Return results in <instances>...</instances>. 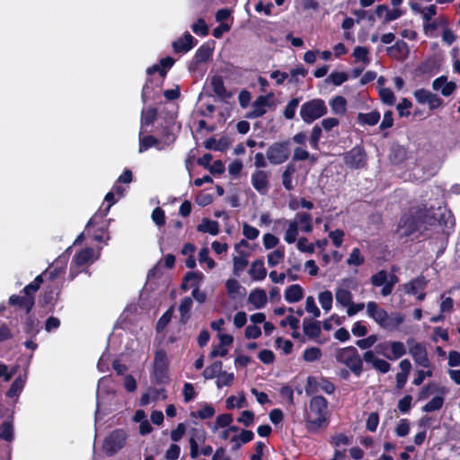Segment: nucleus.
Returning a JSON list of instances; mask_svg holds the SVG:
<instances>
[{"instance_id": "obj_1", "label": "nucleus", "mask_w": 460, "mask_h": 460, "mask_svg": "<svg viewBox=\"0 0 460 460\" xmlns=\"http://www.w3.org/2000/svg\"><path fill=\"white\" fill-rule=\"evenodd\" d=\"M417 218L411 215L402 217L398 228L401 235L408 236L418 230L428 229L427 226L438 225L441 231L448 234L455 226V219L451 211L445 206L437 208L430 207L429 209L419 210Z\"/></svg>"}, {"instance_id": "obj_2", "label": "nucleus", "mask_w": 460, "mask_h": 460, "mask_svg": "<svg viewBox=\"0 0 460 460\" xmlns=\"http://www.w3.org/2000/svg\"><path fill=\"white\" fill-rule=\"evenodd\" d=\"M417 218L411 215L402 217L398 228L401 235L408 236L418 230L428 229L427 226L438 225L441 231L448 234L455 226V219L451 211L445 206L437 208L430 207L429 209L419 210Z\"/></svg>"}, {"instance_id": "obj_3", "label": "nucleus", "mask_w": 460, "mask_h": 460, "mask_svg": "<svg viewBox=\"0 0 460 460\" xmlns=\"http://www.w3.org/2000/svg\"><path fill=\"white\" fill-rule=\"evenodd\" d=\"M366 307L367 316L386 331L393 332L397 330L404 321L402 314L397 312L388 314L376 302L370 301L367 304Z\"/></svg>"}, {"instance_id": "obj_4", "label": "nucleus", "mask_w": 460, "mask_h": 460, "mask_svg": "<svg viewBox=\"0 0 460 460\" xmlns=\"http://www.w3.org/2000/svg\"><path fill=\"white\" fill-rule=\"evenodd\" d=\"M327 400L321 395L313 396L305 412L306 427L310 431L318 430L327 420Z\"/></svg>"}, {"instance_id": "obj_5", "label": "nucleus", "mask_w": 460, "mask_h": 460, "mask_svg": "<svg viewBox=\"0 0 460 460\" xmlns=\"http://www.w3.org/2000/svg\"><path fill=\"white\" fill-rule=\"evenodd\" d=\"M336 360L346 366L356 376L363 371V362L357 349L353 346L339 349L335 354Z\"/></svg>"}, {"instance_id": "obj_6", "label": "nucleus", "mask_w": 460, "mask_h": 460, "mask_svg": "<svg viewBox=\"0 0 460 460\" xmlns=\"http://www.w3.org/2000/svg\"><path fill=\"white\" fill-rule=\"evenodd\" d=\"M327 113V106L322 99H313L302 104L300 116L306 124H311Z\"/></svg>"}, {"instance_id": "obj_7", "label": "nucleus", "mask_w": 460, "mask_h": 460, "mask_svg": "<svg viewBox=\"0 0 460 460\" xmlns=\"http://www.w3.org/2000/svg\"><path fill=\"white\" fill-rule=\"evenodd\" d=\"M127 438L128 434L125 429H117L113 430L104 439L103 451L107 456H114L124 447Z\"/></svg>"}, {"instance_id": "obj_8", "label": "nucleus", "mask_w": 460, "mask_h": 460, "mask_svg": "<svg viewBox=\"0 0 460 460\" xmlns=\"http://www.w3.org/2000/svg\"><path fill=\"white\" fill-rule=\"evenodd\" d=\"M169 358L166 352L159 349L154 358L153 376L158 384H166L169 381Z\"/></svg>"}, {"instance_id": "obj_9", "label": "nucleus", "mask_w": 460, "mask_h": 460, "mask_svg": "<svg viewBox=\"0 0 460 460\" xmlns=\"http://www.w3.org/2000/svg\"><path fill=\"white\" fill-rule=\"evenodd\" d=\"M98 257L99 256L94 255V250L93 248H84L75 253L70 267L69 279H74L78 273V270H75V268H81L92 264Z\"/></svg>"}, {"instance_id": "obj_10", "label": "nucleus", "mask_w": 460, "mask_h": 460, "mask_svg": "<svg viewBox=\"0 0 460 460\" xmlns=\"http://www.w3.org/2000/svg\"><path fill=\"white\" fill-rule=\"evenodd\" d=\"M290 155L288 142H277L269 146L266 152L267 159L272 164L285 163Z\"/></svg>"}, {"instance_id": "obj_11", "label": "nucleus", "mask_w": 460, "mask_h": 460, "mask_svg": "<svg viewBox=\"0 0 460 460\" xmlns=\"http://www.w3.org/2000/svg\"><path fill=\"white\" fill-rule=\"evenodd\" d=\"M357 283L349 279H344L335 290L336 304L347 307L352 302V294L349 289H355Z\"/></svg>"}, {"instance_id": "obj_12", "label": "nucleus", "mask_w": 460, "mask_h": 460, "mask_svg": "<svg viewBox=\"0 0 460 460\" xmlns=\"http://www.w3.org/2000/svg\"><path fill=\"white\" fill-rule=\"evenodd\" d=\"M367 155L360 146H355L344 156L345 164L353 169H358L366 164Z\"/></svg>"}, {"instance_id": "obj_13", "label": "nucleus", "mask_w": 460, "mask_h": 460, "mask_svg": "<svg viewBox=\"0 0 460 460\" xmlns=\"http://www.w3.org/2000/svg\"><path fill=\"white\" fill-rule=\"evenodd\" d=\"M270 172L262 170H256L251 177L252 187L261 194L265 195L270 188Z\"/></svg>"}, {"instance_id": "obj_14", "label": "nucleus", "mask_w": 460, "mask_h": 460, "mask_svg": "<svg viewBox=\"0 0 460 460\" xmlns=\"http://www.w3.org/2000/svg\"><path fill=\"white\" fill-rule=\"evenodd\" d=\"M144 129H140L139 132V146H138V152L143 153L146 150H148L151 147H155L159 151L164 150L167 148V143L161 141L160 139L147 135L143 136Z\"/></svg>"}, {"instance_id": "obj_15", "label": "nucleus", "mask_w": 460, "mask_h": 460, "mask_svg": "<svg viewBox=\"0 0 460 460\" xmlns=\"http://www.w3.org/2000/svg\"><path fill=\"white\" fill-rule=\"evenodd\" d=\"M409 352L417 365L423 367H430L426 348L422 344L418 342L412 344L410 347Z\"/></svg>"}, {"instance_id": "obj_16", "label": "nucleus", "mask_w": 460, "mask_h": 460, "mask_svg": "<svg viewBox=\"0 0 460 460\" xmlns=\"http://www.w3.org/2000/svg\"><path fill=\"white\" fill-rule=\"evenodd\" d=\"M184 279L185 281H191V287H193L192 296L199 303H203L206 295L199 291V284L203 279V274L199 271H190L186 274Z\"/></svg>"}, {"instance_id": "obj_17", "label": "nucleus", "mask_w": 460, "mask_h": 460, "mask_svg": "<svg viewBox=\"0 0 460 460\" xmlns=\"http://www.w3.org/2000/svg\"><path fill=\"white\" fill-rule=\"evenodd\" d=\"M9 304L13 306H16L24 314H29L34 306L35 299L34 296H21L18 295H12L9 297Z\"/></svg>"}, {"instance_id": "obj_18", "label": "nucleus", "mask_w": 460, "mask_h": 460, "mask_svg": "<svg viewBox=\"0 0 460 460\" xmlns=\"http://www.w3.org/2000/svg\"><path fill=\"white\" fill-rule=\"evenodd\" d=\"M196 44L195 38L189 31H185L181 37L172 42V48L177 53H186Z\"/></svg>"}, {"instance_id": "obj_19", "label": "nucleus", "mask_w": 460, "mask_h": 460, "mask_svg": "<svg viewBox=\"0 0 460 460\" xmlns=\"http://www.w3.org/2000/svg\"><path fill=\"white\" fill-rule=\"evenodd\" d=\"M269 107V98L267 96L261 95L253 102L252 105V110L247 113L246 118H260L267 112Z\"/></svg>"}, {"instance_id": "obj_20", "label": "nucleus", "mask_w": 460, "mask_h": 460, "mask_svg": "<svg viewBox=\"0 0 460 460\" xmlns=\"http://www.w3.org/2000/svg\"><path fill=\"white\" fill-rule=\"evenodd\" d=\"M292 221L305 233L309 234L313 231V219L309 213L297 212Z\"/></svg>"}, {"instance_id": "obj_21", "label": "nucleus", "mask_w": 460, "mask_h": 460, "mask_svg": "<svg viewBox=\"0 0 460 460\" xmlns=\"http://www.w3.org/2000/svg\"><path fill=\"white\" fill-rule=\"evenodd\" d=\"M248 303L252 305L253 309H261L267 303V294L263 289L256 288L248 296Z\"/></svg>"}, {"instance_id": "obj_22", "label": "nucleus", "mask_w": 460, "mask_h": 460, "mask_svg": "<svg viewBox=\"0 0 460 460\" xmlns=\"http://www.w3.org/2000/svg\"><path fill=\"white\" fill-rule=\"evenodd\" d=\"M432 87L435 91H440L444 96H449L456 89V84L447 82V77L440 76L433 81Z\"/></svg>"}, {"instance_id": "obj_23", "label": "nucleus", "mask_w": 460, "mask_h": 460, "mask_svg": "<svg viewBox=\"0 0 460 460\" xmlns=\"http://www.w3.org/2000/svg\"><path fill=\"white\" fill-rule=\"evenodd\" d=\"M26 380V373L24 375H20L19 376H17L11 385L9 390L6 392V396L8 398L17 399L25 386Z\"/></svg>"}, {"instance_id": "obj_24", "label": "nucleus", "mask_w": 460, "mask_h": 460, "mask_svg": "<svg viewBox=\"0 0 460 460\" xmlns=\"http://www.w3.org/2000/svg\"><path fill=\"white\" fill-rule=\"evenodd\" d=\"M427 286V280L423 276H420L410 282L404 284L403 289L406 294L417 295L422 291Z\"/></svg>"}, {"instance_id": "obj_25", "label": "nucleus", "mask_w": 460, "mask_h": 460, "mask_svg": "<svg viewBox=\"0 0 460 460\" xmlns=\"http://www.w3.org/2000/svg\"><path fill=\"white\" fill-rule=\"evenodd\" d=\"M249 253L246 252H238L237 255L233 258L234 269L233 272L239 277L248 265Z\"/></svg>"}, {"instance_id": "obj_26", "label": "nucleus", "mask_w": 460, "mask_h": 460, "mask_svg": "<svg viewBox=\"0 0 460 460\" xmlns=\"http://www.w3.org/2000/svg\"><path fill=\"white\" fill-rule=\"evenodd\" d=\"M250 277L256 281L263 280L266 278L267 270L262 260L254 261L249 270Z\"/></svg>"}, {"instance_id": "obj_27", "label": "nucleus", "mask_w": 460, "mask_h": 460, "mask_svg": "<svg viewBox=\"0 0 460 460\" xmlns=\"http://www.w3.org/2000/svg\"><path fill=\"white\" fill-rule=\"evenodd\" d=\"M109 382V379L107 377H102L99 380L98 383V388H97V394H96V411H95V421L98 420L100 418L102 406L104 404V399L102 397V394L104 391V388Z\"/></svg>"}, {"instance_id": "obj_28", "label": "nucleus", "mask_w": 460, "mask_h": 460, "mask_svg": "<svg viewBox=\"0 0 460 460\" xmlns=\"http://www.w3.org/2000/svg\"><path fill=\"white\" fill-rule=\"evenodd\" d=\"M411 9L415 12H419L422 14L425 23H428L437 13V7L435 4H431L426 8H420L417 4H411ZM430 26L432 29L436 28V25L424 24V27Z\"/></svg>"}, {"instance_id": "obj_29", "label": "nucleus", "mask_w": 460, "mask_h": 460, "mask_svg": "<svg viewBox=\"0 0 460 460\" xmlns=\"http://www.w3.org/2000/svg\"><path fill=\"white\" fill-rule=\"evenodd\" d=\"M389 348L392 355L383 353V356L390 360H396L406 354L405 345L402 341H391L389 342Z\"/></svg>"}, {"instance_id": "obj_30", "label": "nucleus", "mask_w": 460, "mask_h": 460, "mask_svg": "<svg viewBox=\"0 0 460 460\" xmlns=\"http://www.w3.org/2000/svg\"><path fill=\"white\" fill-rule=\"evenodd\" d=\"M303 296H304V290L297 284L289 286L285 291V299L288 303L298 302L303 298Z\"/></svg>"}, {"instance_id": "obj_31", "label": "nucleus", "mask_w": 460, "mask_h": 460, "mask_svg": "<svg viewBox=\"0 0 460 460\" xmlns=\"http://www.w3.org/2000/svg\"><path fill=\"white\" fill-rule=\"evenodd\" d=\"M66 261L61 258L57 260L55 264L49 267L44 273V278L54 280L58 278L64 272Z\"/></svg>"}, {"instance_id": "obj_32", "label": "nucleus", "mask_w": 460, "mask_h": 460, "mask_svg": "<svg viewBox=\"0 0 460 460\" xmlns=\"http://www.w3.org/2000/svg\"><path fill=\"white\" fill-rule=\"evenodd\" d=\"M226 288L228 293V296L233 299L243 296L244 288L234 279H229L226 280Z\"/></svg>"}, {"instance_id": "obj_33", "label": "nucleus", "mask_w": 460, "mask_h": 460, "mask_svg": "<svg viewBox=\"0 0 460 460\" xmlns=\"http://www.w3.org/2000/svg\"><path fill=\"white\" fill-rule=\"evenodd\" d=\"M197 230L200 233H208L212 235H217L219 232V225L217 221L203 218L201 223L197 226Z\"/></svg>"}, {"instance_id": "obj_34", "label": "nucleus", "mask_w": 460, "mask_h": 460, "mask_svg": "<svg viewBox=\"0 0 460 460\" xmlns=\"http://www.w3.org/2000/svg\"><path fill=\"white\" fill-rule=\"evenodd\" d=\"M304 332L311 339L317 338L321 333V328L318 322L304 319Z\"/></svg>"}, {"instance_id": "obj_35", "label": "nucleus", "mask_w": 460, "mask_h": 460, "mask_svg": "<svg viewBox=\"0 0 460 460\" xmlns=\"http://www.w3.org/2000/svg\"><path fill=\"white\" fill-rule=\"evenodd\" d=\"M380 119V113L378 111H371L368 113H358V122L361 125L375 126Z\"/></svg>"}, {"instance_id": "obj_36", "label": "nucleus", "mask_w": 460, "mask_h": 460, "mask_svg": "<svg viewBox=\"0 0 460 460\" xmlns=\"http://www.w3.org/2000/svg\"><path fill=\"white\" fill-rule=\"evenodd\" d=\"M346 99L342 96H336L330 102L332 111L337 115H342L346 112Z\"/></svg>"}, {"instance_id": "obj_37", "label": "nucleus", "mask_w": 460, "mask_h": 460, "mask_svg": "<svg viewBox=\"0 0 460 460\" xmlns=\"http://www.w3.org/2000/svg\"><path fill=\"white\" fill-rule=\"evenodd\" d=\"M296 168L293 164H288L282 173V184L287 190L294 189L292 175L295 173Z\"/></svg>"}, {"instance_id": "obj_38", "label": "nucleus", "mask_w": 460, "mask_h": 460, "mask_svg": "<svg viewBox=\"0 0 460 460\" xmlns=\"http://www.w3.org/2000/svg\"><path fill=\"white\" fill-rule=\"evenodd\" d=\"M223 363L219 360L215 361L212 365L209 367H207L203 371V376L206 379H212L214 377H217L220 375V373L223 371Z\"/></svg>"}, {"instance_id": "obj_39", "label": "nucleus", "mask_w": 460, "mask_h": 460, "mask_svg": "<svg viewBox=\"0 0 460 460\" xmlns=\"http://www.w3.org/2000/svg\"><path fill=\"white\" fill-rule=\"evenodd\" d=\"M211 56H212V49L208 46L202 45L201 47H199L197 49V51L195 53V56H194L195 63L196 64L205 63L208 60H209Z\"/></svg>"}, {"instance_id": "obj_40", "label": "nucleus", "mask_w": 460, "mask_h": 460, "mask_svg": "<svg viewBox=\"0 0 460 460\" xmlns=\"http://www.w3.org/2000/svg\"><path fill=\"white\" fill-rule=\"evenodd\" d=\"M444 397L441 395L434 396L429 402L422 407V411L432 412L438 411L444 404Z\"/></svg>"}, {"instance_id": "obj_41", "label": "nucleus", "mask_w": 460, "mask_h": 460, "mask_svg": "<svg viewBox=\"0 0 460 460\" xmlns=\"http://www.w3.org/2000/svg\"><path fill=\"white\" fill-rule=\"evenodd\" d=\"M0 438L8 442L13 439V426L12 420H5L1 424Z\"/></svg>"}, {"instance_id": "obj_42", "label": "nucleus", "mask_w": 460, "mask_h": 460, "mask_svg": "<svg viewBox=\"0 0 460 460\" xmlns=\"http://www.w3.org/2000/svg\"><path fill=\"white\" fill-rule=\"evenodd\" d=\"M319 303L322 308L327 313L331 311L332 307L333 296L331 291L325 290L319 294L318 296Z\"/></svg>"}, {"instance_id": "obj_43", "label": "nucleus", "mask_w": 460, "mask_h": 460, "mask_svg": "<svg viewBox=\"0 0 460 460\" xmlns=\"http://www.w3.org/2000/svg\"><path fill=\"white\" fill-rule=\"evenodd\" d=\"M211 86L213 88L214 93L218 97H226V89L224 85V80L219 75H215L211 78Z\"/></svg>"}, {"instance_id": "obj_44", "label": "nucleus", "mask_w": 460, "mask_h": 460, "mask_svg": "<svg viewBox=\"0 0 460 460\" xmlns=\"http://www.w3.org/2000/svg\"><path fill=\"white\" fill-rule=\"evenodd\" d=\"M156 118V110L153 108L144 109L141 114V128L151 125Z\"/></svg>"}, {"instance_id": "obj_45", "label": "nucleus", "mask_w": 460, "mask_h": 460, "mask_svg": "<svg viewBox=\"0 0 460 460\" xmlns=\"http://www.w3.org/2000/svg\"><path fill=\"white\" fill-rule=\"evenodd\" d=\"M192 299L190 297H184L179 306V311L181 314V321L186 322L190 317V312L192 307Z\"/></svg>"}, {"instance_id": "obj_46", "label": "nucleus", "mask_w": 460, "mask_h": 460, "mask_svg": "<svg viewBox=\"0 0 460 460\" xmlns=\"http://www.w3.org/2000/svg\"><path fill=\"white\" fill-rule=\"evenodd\" d=\"M191 31L198 36L206 37L208 35L209 28L203 18H199L191 25Z\"/></svg>"}, {"instance_id": "obj_47", "label": "nucleus", "mask_w": 460, "mask_h": 460, "mask_svg": "<svg viewBox=\"0 0 460 460\" xmlns=\"http://www.w3.org/2000/svg\"><path fill=\"white\" fill-rule=\"evenodd\" d=\"M227 409L243 408L247 406L245 396L242 394L240 396H230L226 399Z\"/></svg>"}, {"instance_id": "obj_48", "label": "nucleus", "mask_w": 460, "mask_h": 460, "mask_svg": "<svg viewBox=\"0 0 460 460\" xmlns=\"http://www.w3.org/2000/svg\"><path fill=\"white\" fill-rule=\"evenodd\" d=\"M299 227L296 225L295 222L290 221L288 223V227L285 233L284 240L288 243H293L296 242L297 234H298Z\"/></svg>"}, {"instance_id": "obj_49", "label": "nucleus", "mask_w": 460, "mask_h": 460, "mask_svg": "<svg viewBox=\"0 0 460 460\" xmlns=\"http://www.w3.org/2000/svg\"><path fill=\"white\" fill-rule=\"evenodd\" d=\"M299 102L298 98H293L288 102L283 112V115L287 119H292L295 117Z\"/></svg>"}, {"instance_id": "obj_50", "label": "nucleus", "mask_w": 460, "mask_h": 460, "mask_svg": "<svg viewBox=\"0 0 460 460\" xmlns=\"http://www.w3.org/2000/svg\"><path fill=\"white\" fill-rule=\"evenodd\" d=\"M234 379V375L233 373L222 371L217 378V388H221L223 386H229L232 385Z\"/></svg>"}, {"instance_id": "obj_51", "label": "nucleus", "mask_w": 460, "mask_h": 460, "mask_svg": "<svg viewBox=\"0 0 460 460\" xmlns=\"http://www.w3.org/2000/svg\"><path fill=\"white\" fill-rule=\"evenodd\" d=\"M364 257L361 255V252L358 248H354L349 258L347 259L348 265L353 266H360L364 263Z\"/></svg>"}, {"instance_id": "obj_52", "label": "nucleus", "mask_w": 460, "mask_h": 460, "mask_svg": "<svg viewBox=\"0 0 460 460\" xmlns=\"http://www.w3.org/2000/svg\"><path fill=\"white\" fill-rule=\"evenodd\" d=\"M284 255H285L284 249H277V250L270 252L267 256L268 264L270 267H275L276 265H278L280 262V261L283 260Z\"/></svg>"}, {"instance_id": "obj_53", "label": "nucleus", "mask_w": 460, "mask_h": 460, "mask_svg": "<svg viewBox=\"0 0 460 460\" xmlns=\"http://www.w3.org/2000/svg\"><path fill=\"white\" fill-rule=\"evenodd\" d=\"M322 356L321 349L316 347H311L304 351L303 358L307 362H313L319 359Z\"/></svg>"}, {"instance_id": "obj_54", "label": "nucleus", "mask_w": 460, "mask_h": 460, "mask_svg": "<svg viewBox=\"0 0 460 460\" xmlns=\"http://www.w3.org/2000/svg\"><path fill=\"white\" fill-rule=\"evenodd\" d=\"M319 383H320V380H317L314 376H309L307 378L306 385L305 388V394L307 395H313V394L318 393L320 391Z\"/></svg>"}, {"instance_id": "obj_55", "label": "nucleus", "mask_w": 460, "mask_h": 460, "mask_svg": "<svg viewBox=\"0 0 460 460\" xmlns=\"http://www.w3.org/2000/svg\"><path fill=\"white\" fill-rule=\"evenodd\" d=\"M388 273L386 270H379L371 277V284L375 287H381L387 283Z\"/></svg>"}, {"instance_id": "obj_56", "label": "nucleus", "mask_w": 460, "mask_h": 460, "mask_svg": "<svg viewBox=\"0 0 460 460\" xmlns=\"http://www.w3.org/2000/svg\"><path fill=\"white\" fill-rule=\"evenodd\" d=\"M297 249L302 252L314 253V243H309L306 237H300L296 243Z\"/></svg>"}, {"instance_id": "obj_57", "label": "nucleus", "mask_w": 460, "mask_h": 460, "mask_svg": "<svg viewBox=\"0 0 460 460\" xmlns=\"http://www.w3.org/2000/svg\"><path fill=\"white\" fill-rule=\"evenodd\" d=\"M321 137H322V128L318 125L314 126V128H312V132H311V136H310V139H309L310 146L314 149H318L319 141L321 139Z\"/></svg>"}, {"instance_id": "obj_58", "label": "nucleus", "mask_w": 460, "mask_h": 460, "mask_svg": "<svg viewBox=\"0 0 460 460\" xmlns=\"http://www.w3.org/2000/svg\"><path fill=\"white\" fill-rule=\"evenodd\" d=\"M368 50L365 47H356L353 51V56L358 61H362L365 65L369 63Z\"/></svg>"}, {"instance_id": "obj_59", "label": "nucleus", "mask_w": 460, "mask_h": 460, "mask_svg": "<svg viewBox=\"0 0 460 460\" xmlns=\"http://www.w3.org/2000/svg\"><path fill=\"white\" fill-rule=\"evenodd\" d=\"M233 422L232 415L220 414L217 417L213 430L216 431L219 428L229 426Z\"/></svg>"}, {"instance_id": "obj_60", "label": "nucleus", "mask_w": 460, "mask_h": 460, "mask_svg": "<svg viewBox=\"0 0 460 460\" xmlns=\"http://www.w3.org/2000/svg\"><path fill=\"white\" fill-rule=\"evenodd\" d=\"M208 248L204 247L200 249L199 252V261L200 264L206 262L208 269H213L216 266V262L208 256Z\"/></svg>"}, {"instance_id": "obj_61", "label": "nucleus", "mask_w": 460, "mask_h": 460, "mask_svg": "<svg viewBox=\"0 0 460 460\" xmlns=\"http://www.w3.org/2000/svg\"><path fill=\"white\" fill-rule=\"evenodd\" d=\"M410 432V421L407 419H402L399 420L396 428H395V434L398 437H405Z\"/></svg>"}, {"instance_id": "obj_62", "label": "nucleus", "mask_w": 460, "mask_h": 460, "mask_svg": "<svg viewBox=\"0 0 460 460\" xmlns=\"http://www.w3.org/2000/svg\"><path fill=\"white\" fill-rule=\"evenodd\" d=\"M377 341V336L375 334L369 335L368 337L356 341V345L361 349H370Z\"/></svg>"}, {"instance_id": "obj_63", "label": "nucleus", "mask_w": 460, "mask_h": 460, "mask_svg": "<svg viewBox=\"0 0 460 460\" xmlns=\"http://www.w3.org/2000/svg\"><path fill=\"white\" fill-rule=\"evenodd\" d=\"M327 80L338 86L348 80V75L344 72H332Z\"/></svg>"}, {"instance_id": "obj_64", "label": "nucleus", "mask_w": 460, "mask_h": 460, "mask_svg": "<svg viewBox=\"0 0 460 460\" xmlns=\"http://www.w3.org/2000/svg\"><path fill=\"white\" fill-rule=\"evenodd\" d=\"M379 95L382 102L388 105H393L395 102V96L394 93L388 88H381L379 90Z\"/></svg>"}]
</instances>
